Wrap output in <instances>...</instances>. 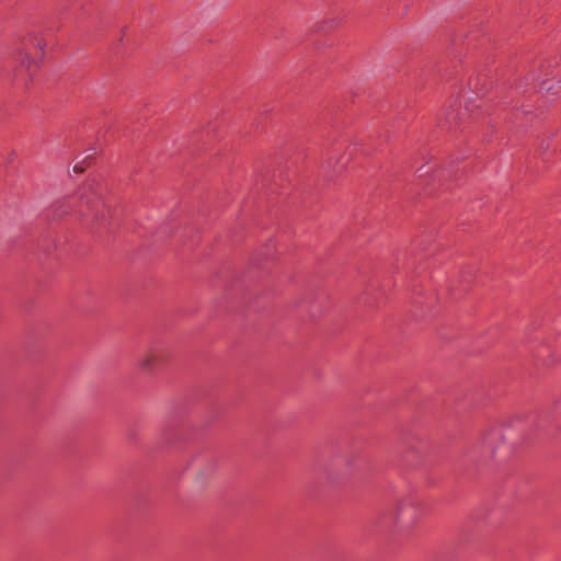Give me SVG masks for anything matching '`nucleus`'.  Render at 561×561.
<instances>
[{"label": "nucleus", "instance_id": "f257e3e1", "mask_svg": "<svg viewBox=\"0 0 561 561\" xmlns=\"http://www.w3.org/2000/svg\"><path fill=\"white\" fill-rule=\"evenodd\" d=\"M162 362V354L158 348L146 352L138 362V366L144 371H152L158 364Z\"/></svg>", "mask_w": 561, "mask_h": 561}, {"label": "nucleus", "instance_id": "f03ea898", "mask_svg": "<svg viewBox=\"0 0 561 561\" xmlns=\"http://www.w3.org/2000/svg\"><path fill=\"white\" fill-rule=\"evenodd\" d=\"M68 213V206L66 201L58 202L54 205V215L61 217Z\"/></svg>", "mask_w": 561, "mask_h": 561}, {"label": "nucleus", "instance_id": "7ed1b4c3", "mask_svg": "<svg viewBox=\"0 0 561 561\" xmlns=\"http://www.w3.org/2000/svg\"><path fill=\"white\" fill-rule=\"evenodd\" d=\"M207 479H208V474L204 470L196 473L195 481L201 486H204L206 484Z\"/></svg>", "mask_w": 561, "mask_h": 561}, {"label": "nucleus", "instance_id": "20e7f679", "mask_svg": "<svg viewBox=\"0 0 561 561\" xmlns=\"http://www.w3.org/2000/svg\"><path fill=\"white\" fill-rule=\"evenodd\" d=\"M83 170H84V169H83V167H82V165H80V163H76V164L73 165V171H75L76 173H81V172H83Z\"/></svg>", "mask_w": 561, "mask_h": 561}, {"label": "nucleus", "instance_id": "39448f33", "mask_svg": "<svg viewBox=\"0 0 561 561\" xmlns=\"http://www.w3.org/2000/svg\"><path fill=\"white\" fill-rule=\"evenodd\" d=\"M535 79V75L531 72V73H528L525 78H524V82L527 84L529 81H533Z\"/></svg>", "mask_w": 561, "mask_h": 561}, {"label": "nucleus", "instance_id": "423d86ee", "mask_svg": "<svg viewBox=\"0 0 561 561\" xmlns=\"http://www.w3.org/2000/svg\"><path fill=\"white\" fill-rule=\"evenodd\" d=\"M77 195H78L79 199L83 201L85 198V191H82V192L80 191V192H78Z\"/></svg>", "mask_w": 561, "mask_h": 561}, {"label": "nucleus", "instance_id": "0eeeda50", "mask_svg": "<svg viewBox=\"0 0 561 561\" xmlns=\"http://www.w3.org/2000/svg\"><path fill=\"white\" fill-rule=\"evenodd\" d=\"M542 89H546L547 91L552 90V85H549L547 82L542 83Z\"/></svg>", "mask_w": 561, "mask_h": 561}, {"label": "nucleus", "instance_id": "6e6552de", "mask_svg": "<svg viewBox=\"0 0 561 561\" xmlns=\"http://www.w3.org/2000/svg\"><path fill=\"white\" fill-rule=\"evenodd\" d=\"M446 118H447L448 121H451V119H454V116H453V114H451V113H448Z\"/></svg>", "mask_w": 561, "mask_h": 561}]
</instances>
